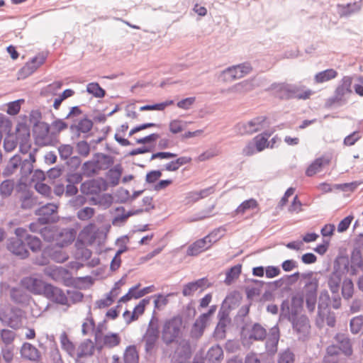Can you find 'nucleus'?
Listing matches in <instances>:
<instances>
[{
  "label": "nucleus",
  "instance_id": "39",
  "mask_svg": "<svg viewBox=\"0 0 363 363\" xmlns=\"http://www.w3.org/2000/svg\"><path fill=\"white\" fill-rule=\"evenodd\" d=\"M60 343L62 350L67 352L70 357L75 355V346L73 342L69 339L66 332H62L60 335Z\"/></svg>",
  "mask_w": 363,
  "mask_h": 363
},
{
  "label": "nucleus",
  "instance_id": "47",
  "mask_svg": "<svg viewBox=\"0 0 363 363\" xmlns=\"http://www.w3.org/2000/svg\"><path fill=\"white\" fill-rule=\"evenodd\" d=\"M98 169L94 158L85 162L82 167V173L83 175L91 177L98 174Z\"/></svg>",
  "mask_w": 363,
  "mask_h": 363
},
{
  "label": "nucleus",
  "instance_id": "24",
  "mask_svg": "<svg viewBox=\"0 0 363 363\" xmlns=\"http://www.w3.org/2000/svg\"><path fill=\"white\" fill-rule=\"evenodd\" d=\"M92 127V121L87 118H84L81 119L77 124H72L69 126V130L71 132L75 133L76 137L78 138L81 133H87L91 130Z\"/></svg>",
  "mask_w": 363,
  "mask_h": 363
},
{
  "label": "nucleus",
  "instance_id": "58",
  "mask_svg": "<svg viewBox=\"0 0 363 363\" xmlns=\"http://www.w3.org/2000/svg\"><path fill=\"white\" fill-rule=\"evenodd\" d=\"M257 201L254 199L244 201L236 208L235 211L238 214L244 213L247 210L255 208L257 206Z\"/></svg>",
  "mask_w": 363,
  "mask_h": 363
},
{
  "label": "nucleus",
  "instance_id": "4",
  "mask_svg": "<svg viewBox=\"0 0 363 363\" xmlns=\"http://www.w3.org/2000/svg\"><path fill=\"white\" fill-rule=\"evenodd\" d=\"M352 79L351 77H343L340 84L335 89L333 96L326 100L325 104V108H329L335 105L340 106L345 104L347 103L345 96L352 93Z\"/></svg>",
  "mask_w": 363,
  "mask_h": 363
},
{
  "label": "nucleus",
  "instance_id": "22",
  "mask_svg": "<svg viewBox=\"0 0 363 363\" xmlns=\"http://www.w3.org/2000/svg\"><path fill=\"white\" fill-rule=\"evenodd\" d=\"M159 333V329L146 330L143 339L145 341V350L147 353H151L155 347Z\"/></svg>",
  "mask_w": 363,
  "mask_h": 363
},
{
  "label": "nucleus",
  "instance_id": "43",
  "mask_svg": "<svg viewBox=\"0 0 363 363\" xmlns=\"http://www.w3.org/2000/svg\"><path fill=\"white\" fill-rule=\"evenodd\" d=\"M46 60V55L39 54L28 61L25 66L28 67L30 73L33 74L40 66L43 65Z\"/></svg>",
  "mask_w": 363,
  "mask_h": 363
},
{
  "label": "nucleus",
  "instance_id": "30",
  "mask_svg": "<svg viewBox=\"0 0 363 363\" xmlns=\"http://www.w3.org/2000/svg\"><path fill=\"white\" fill-rule=\"evenodd\" d=\"M304 301L306 303V298L305 292L302 290L301 294H298L293 296L291 300V306L293 310L294 315H298L301 312L303 306Z\"/></svg>",
  "mask_w": 363,
  "mask_h": 363
},
{
  "label": "nucleus",
  "instance_id": "53",
  "mask_svg": "<svg viewBox=\"0 0 363 363\" xmlns=\"http://www.w3.org/2000/svg\"><path fill=\"white\" fill-rule=\"evenodd\" d=\"M26 241L31 251L36 252L41 250V240L36 236L26 235Z\"/></svg>",
  "mask_w": 363,
  "mask_h": 363
},
{
  "label": "nucleus",
  "instance_id": "25",
  "mask_svg": "<svg viewBox=\"0 0 363 363\" xmlns=\"http://www.w3.org/2000/svg\"><path fill=\"white\" fill-rule=\"evenodd\" d=\"M255 88L253 79H247L237 83L229 89L231 92L239 94H245Z\"/></svg>",
  "mask_w": 363,
  "mask_h": 363
},
{
  "label": "nucleus",
  "instance_id": "9",
  "mask_svg": "<svg viewBox=\"0 0 363 363\" xmlns=\"http://www.w3.org/2000/svg\"><path fill=\"white\" fill-rule=\"evenodd\" d=\"M23 313L16 307L9 310L0 309V320L11 328L18 329L22 325Z\"/></svg>",
  "mask_w": 363,
  "mask_h": 363
},
{
  "label": "nucleus",
  "instance_id": "44",
  "mask_svg": "<svg viewBox=\"0 0 363 363\" xmlns=\"http://www.w3.org/2000/svg\"><path fill=\"white\" fill-rule=\"evenodd\" d=\"M330 301V297L328 291L325 289L321 291L319 295L318 302V310L319 314L324 312L326 309L328 308Z\"/></svg>",
  "mask_w": 363,
  "mask_h": 363
},
{
  "label": "nucleus",
  "instance_id": "41",
  "mask_svg": "<svg viewBox=\"0 0 363 363\" xmlns=\"http://www.w3.org/2000/svg\"><path fill=\"white\" fill-rule=\"evenodd\" d=\"M11 299L16 303H24L28 301V296L24 290L13 287L10 291Z\"/></svg>",
  "mask_w": 363,
  "mask_h": 363
},
{
  "label": "nucleus",
  "instance_id": "45",
  "mask_svg": "<svg viewBox=\"0 0 363 363\" xmlns=\"http://www.w3.org/2000/svg\"><path fill=\"white\" fill-rule=\"evenodd\" d=\"M58 230L54 227H43L40 230V234L46 242L56 241Z\"/></svg>",
  "mask_w": 363,
  "mask_h": 363
},
{
  "label": "nucleus",
  "instance_id": "2",
  "mask_svg": "<svg viewBox=\"0 0 363 363\" xmlns=\"http://www.w3.org/2000/svg\"><path fill=\"white\" fill-rule=\"evenodd\" d=\"M271 89L274 90L277 96L283 100L290 99L306 100L313 94L311 89H305L304 86L287 83H273L271 85Z\"/></svg>",
  "mask_w": 363,
  "mask_h": 363
},
{
  "label": "nucleus",
  "instance_id": "28",
  "mask_svg": "<svg viewBox=\"0 0 363 363\" xmlns=\"http://www.w3.org/2000/svg\"><path fill=\"white\" fill-rule=\"evenodd\" d=\"M93 158L96 164L98 172L102 169H107L113 164L112 157L103 153L95 154Z\"/></svg>",
  "mask_w": 363,
  "mask_h": 363
},
{
  "label": "nucleus",
  "instance_id": "19",
  "mask_svg": "<svg viewBox=\"0 0 363 363\" xmlns=\"http://www.w3.org/2000/svg\"><path fill=\"white\" fill-rule=\"evenodd\" d=\"M211 286L208 279L206 277L199 279L194 281L189 282L183 287L182 294L184 296H193L194 293L198 289L203 290Z\"/></svg>",
  "mask_w": 363,
  "mask_h": 363
},
{
  "label": "nucleus",
  "instance_id": "32",
  "mask_svg": "<svg viewBox=\"0 0 363 363\" xmlns=\"http://www.w3.org/2000/svg\"><path fill=\"white\" fill-rule=\"evenodd\" d=\"M267 335L266 329L259 323H256L252 326L249 338L253 340L262 341L266 339Z\"/></svg>",
  "mask_w": 363,
  "mask_h": 363
},
{
  "label": "nucleus",
  "instance_id": "42",
  "mask_svg": "<svg viewBox=\"0 0 363 363\" xmlns=\"http://www.w3.org/2000/svg\"><path fill=\"white\" fill-rule=\"evenodd\" d=\"M219 77L224 82H231L237 79H240L234 65L222 71Z\"/></svg>",
  "mask_w": 363,
  "mask_h": 363
},
{
  "label": "nucleus",
  "instance_id": "35",
  "mask_svg": "<svg viewBox=\"0 0 363 363\" xmlns=\"http://www.w3.org/2000/svg\"><path fill=\"white\" fill-rule=\"evenodd\" d=\"M337 76V72L336 70L332 68L327 69L318 72L314 77V80L316 83L320 84L335 79Z\"/></svg>",
  "mask_w": 363,
  "mask_h": 363
},
{
  "label": "nucleus",
  "instance_id": "33",
  "mask_svg": "<svg viewBox=\"0 0 363 363\" xmlns=\"http://www.w3.org/2000/svg\"><path fill=\"white\" fill-rule=\"evenodd\" d=\"M116 211H121V214H118L113 220V225H117L118 223H123L126 221V220L134 215L139 214L143 211V209H137L135 211H129L126 213H125V208L123 206L116 208Z\"/></svg>",
  "mask_w": 363,
  "mask_h": 363
},
{
  "label": "nucleus",
  "instance_id": "55",
  "mask_svg": "<svg viewBox=\"0 0 363 363\" xmlns=\"http://www.w3.org/2000/svg\"><path fill=\"white\" fill-rule=\"evenodd\" d=\"M296 315H294L291 306L288 300H284L281 305L280 317L290 321Z\"/></svg>",
  "mask_w": 363,
  "mask_h": 363
},
{
  "label": "nucleus",
  "instance_id": "34",
  "mask_svg": "<svg viewBox=\"0 0 363 363\" xmlns=\"http://www.w3.org/2000/svg\"><path fill=\"white\" fill-rule=\"evenodd\" d=\"M121 342V337L118 333H109L101 337V346L113 348L118 346Z\"/></svg>",
  "mask_w": 363,
  "mask_h": 363
},
{
  "label": "nucleus",
  "instance_id": "15",
  "mask_svg": "<svg viewBox=\"0 0 363 363\" xmlns=\"http://www.w3.org/2000/svg\"><path fill=\"white\" fill-rule=\"evenodd\" d=\"M7 249L21 259H25L29 256L26 245L23 240L18 238H11L8 240Z\"/></svg>",
  "mask_w": 363,
  "mask_h": 363
},
{
  "label": "nucleus",
  "instance_id": "54",
  "mask_svg": "<svg viewBox=\"0 0 363 363\" xmlns=\"http://www.w3.org/2000/svg\"><path fill=\"white\" fill-rule=\"evenodd\" d=\"M116 203H125L130 201V194L128 190L124 188L118 189L114 194Z\"/></svg>",
  "mask_w": 363,
  "mask_h": 363
},
{
  "label": "nucleus",
  "instance_id": "40",
  "mask_svg": "<svg viewBox=\"0 0 363 363\" xmlns=\"http://www.w3.org/2000/svg\"><path fill=\"white\" fill-rule=\"evenodd\" d=\"M21 208L23 210L31 209L37 204V199L33 196V194L27 191L20 197Z\"/></svg>",
  "mask_w": 363,
  "mask_h": 363
},
{
  "label": "nucleus",
  "instance_id": "8",
  "mask_svg": "<svg viewBox=\"0 0 363 363\" xmlns=\"http://www.w3.org/2000/svg\"><path fill=\"white\" fill-rule=\"evenodd\" d=\"M289 322H291L293 332L298 340L306 341L308 339L311 325L309 319L306 315H296Z\"/></svg>",
  "mask_w": 363,
  "mask_h": 363
},
{
  "label": "nucleus",
  "instance_id": "60",
  "mask_svg": "<svg viewBox=\"0 0 363 363\" xmlns=\"http://www.w3.org/2000/svg\"><path fill=\"white\" fill-rule=\"evenodd\" d=\"M361 184L359 182H352L350 183H344L335 184L334 188L344 192H352Z\"/></svg>",
  "mask_w": 363,
  "mask_h": 363
},
{
  "label": "nucleus",
  "instance_id": "20",
  "mask_svg": "<svg viewBox=\"0 0 363 363\" xmlns=\"http://www.w3.org/2000/svg\"><path fill=\"white\" fill-rule=\"evenodd\" d=\"M76 231L73 228H63L58 231L56 243L61 247L71 244L75 239Z\"/></svg>",
  "mask_w": 363,
  "mask_h": 363
},
{
  "label": "nucleus",
  "instance_id": "23",
  "mask_svg": "<svg viewBox=\"0 0 363 363\" xmlns=\"http://www.w3.org/2000/svg\"><path fill=\"white\" fill-rule=\"evenodd\" d=\"M335 339L338 350L347 357L352 355V347L350 339L345 334H337Z\"/></svg>",
  "mask_w": 363,
  "mask_h": 363
},
{
  "label": "nucleus",
  "instance_id": "57",
  "mask_svg": "<svg viewBox=\"0 0 363 363\" xmlns=\"http://www.w3.org/2000/svg\"><path fill=\"white\" fill-rule=\"evenodd\" d=\"M323 164V160L322 158H318L315 160L306 169V174L308 177H312L317 172L320 171V169Z\"/></svg>",
  "mask_w": 363,
  "mask_h": 363
},
{
  "label": "nucleus",
  "instance_id": "56",
  "mask_svg": "<svg viewBox=\"0 0 363 363\" xmlns=\"http://www.w3.org/2000/svg\"><path fill=\"white\" fill-rule=\"evenodd\" d=\"M294 361L295 354L289 348L279 352L278 363H294Z\"/></svg>",
  "mask_w": 363,
  "mask_h": 363
},
{
  "label": "nucleus",
  "instance_id": "52",
  "mask_svg": "<svg viewBox=\"0 0 363 363\" xmlns=\"http://www.w3.org/2000/svg\"><path fill=\"white\" fill-rule=\"evenodd\" d=\"M242 266L241 264L235 265L229 269L226 273V277L224 282L227 285H230L233 280L238 278L241 273Z\"/></svg>",
  "mask_w": 363,
  "mask_h": 363
},
{
  "label": "nucleus",
  "instance_id": "21",
  "mask_svg": "<svg viewBox=\"0 0 363 363\" xmlns=\"http://www.w3.org/2000/svg\"><path fill=\"white\" fill-rule=\"evenodd\" d=\"M208 323H209L208 321L199 315L191 328L189 332L190 337L192 340H199L203 336L205 329L208 326Z\"/></svg>",
  "mask_w": 363,
  "mask_h": 363
},
{
  "label": "nucleus",
  "instance_id": "36",
  "mask_svg": "<svg viewBox=\"0 0 363 363\" xmlns=\"http://www.w3.org/2000/svg\"><path fill=\"white\" fill-rule=\"evenodd\" d=\"M150 298H145L142 299L139 303L135 306L133 311L128 319L126 320V323L130 324L131 322L136 320L138 318L139 315H142L145 311L146 305L149 304Z\"/></svg>",
  "mask_w": 363,
  "mask_h": 363
},
{
  "label": "nucleus",
  "instance_id": "14",
  "mask_svg": "<svg viewBox=\"0 0 363 363\" xmlns=\"http://www.w3.org/2000/svg\"><path fill=\"white\" fill-rule=\"evenodd\" d=\"M21 283L25 289L34 294H44L48 284L41 279L31 277H24Z\"/></svg>",
  "mask_w": 363,
  "mask_h": 363
},
{
  "label": "nucleus",
  "instance_id": "29",
  "mask_svg": "<svg viewBox=\"0 0 363 363\" xmlns=\"http://www.w3.org/2000/svg\"><path fill=\"white\" fill-rule=\"evenodd\" d=\"M22 163V158L19 155H15L9 161L7 165L3 171V174L5 177H9L13 174L16 171L21 167Z\"/></svg>",
  "mask_w": 363,
  "mask_h": 363
},
{
  "label": "nucleus",
  "instance_id": "3",
  "mask_svg": "<svg viewBox=\"0 0 363 363\" xmlns=\"http://www.w3.org/2000/svg\"><path fill=\"white\" fill-rule=\"evenodd\" d=\"M313 273L309 272L301 274L303 279H308L303 288L306 298V308L309 313L314 312L317 303L318 289L319 281L316 277H313Z\"/></svg>",
  "mask_w": 363,
  "mask_h": 363
},
{
  "label": "nucleus",
  "instance_id": "63",
  "mask_svg": "<svg viewBox=\"0 0 363 363\" xmlns=\"http://www.w3.org/2000/svg\"><path fill=\"white\" fill-rule=\"evenodd\" d=\"M169 131L173 134H177L183 131L185 128V124L182 121L173 120L169 124Z\"/></svg>",
  "mask_w": 363,
  "mask_h": 363
},
{
  "label": "nucleus",
  "instance_id": "62",
  "mask_svg": "<svg viewBox=\"0 0 363 363\" xmlns=\"http://www.w3.org/2000/svg\"><path fill=\"white\" fill-rule=\"evenodd\" d=\"M95 211L91 207H84L77 212V218L80 220H88L94 215Z\"/></svg>",
  "mask_w": 363,
  "mask_h": 363
},
{
  "label": "nucleus",
  "instance_id": "26",
  "mask_svg": "<svg viewBox=\"0 0 363 363\" xmlns=\"http://www.w3.org/2000/svg\"><path fill=\"white\" fill-rule=\"evenodd\" d=\"M208 363H220L223 358V351L218 345H213L209 348L206 354Z\"/></svg>",
  "mask_w": 363,
  "mask_h": 363
},
{
  "label": "nucleus",
  "instance_id": "10",
  "mask_svg": "<svg viewBox=\"0 0 363 363\" xmlns=\"http://www.w3.org/2000/svg\"><path fill=\"white\" fill-rule=\"evenodd\" d=\"M219 231L220 228H218L213 230L211 234L201 239L197 240L190 245L186 250V255L188 256H197L201 252L208 250L211 247L212 244L217 240V239L212 240L211 237L214 235L216 236L217 233Z\"/></svg>",
  "mask_w": 363,
  "mask_h": 363
},
{
  "label": "nucleus",
  "instance_id": "61",
  "mask_svg": "<svg viewBox=\"0 0 363 363\" xmlns=\"http://www.w3.org/2000/svg\"><path fill=\"white\" fill-rule=\"evenodd\" d=\"M234 67L236 69V71H238V74L240 78H242L245 75L250 74L252 70V67L251 64L248 62L234 65Z\"/></svg>",
  "mask_w": 363,
  "mask_h": 363
},
{
  "label": "nucleus",
  "instance_id": "48",
  "mask_svg": "<svg viewBox=\"0 0 363 363\" xmlns=\"http://www.w3.org/2000/svg\"><path fill=\"white\" fill-rule=\"evenodd\" d=\"M89 321L94 331L96 347L97 348V350L100 351L101 350V337H103V324H99L97 327L95 328V323L94 319L91 318Z\"/></svg>",
  "mask_w": 363,
  "mask_h": 363
},
{
  "label": "nucleus",
  "instance_id": "18",
  "mask_svg": "<svg viewBox=\"0 0 363 363\" xmlns=\"http://www.w3.org/2000/svg\"><path fill=\"white\" fill-rule=\"evenodd\" d=\"M279 337V328L277 325H274L269 330L266 337L265 348L268 354H274L277 352Z\"/></svg>",
  "mask_w": 363,
  "mask_h": 363
},
{
  "label": "nucleus",
  "instance_id": "6",
  "mask_svg": "<svg viewBox=\"0 0 363 363\" xmlns=\"http://www.w3.org/2000/svg\"><path fill=\"white\" fill-rule=\"evenodd\" d=\"M50 125L48 123L35 125L33 128V134L35 143L40 146L53 145L57 142L54 133H50Z\"/></svg>",
  "mask_w": 363,
  "mask_h": 363
},
{
  "label": "nucleus",
  "instance_id": "11",
  "mask_svg": "<svg viewBox=\"0 0 363 363\" xmlns=\"http://www.w3.org/2000/svg\"><path fill=\"white\" fill-rule=\"evenodd\" d=\"M58 206L54 203H47L35 211V215L38 216V222L41 225L55 223L57 220Z\"/></svg>",
  "mask_w": 363,
  "mask_h": 363
},
{
  "label": "nucleus",
  "instance_id": "38",
  "mask_svg": "<svg viewBox=\"0 0 363 363\" xmlns=\"http://www.w3.org/2000/svg\"><path fill=\"white\" fill-rule=\"evenodd\" d=\"M122 167L121 164H116L110 169L107 172V179L112 186H116L119 183L120 178L122 174Z\"/></svg>",
  "mask_w": 363,
  "mask_h": 363
},
{
  "label": "nucleus",
  "instance_id": "31",
  "mask_svg": "<svg viewBox=\"0 0 363 363\" xmlns=\"http://www.w3.org/2000/svg\"><path fill=\"white\" fill-rule=\"evenodd\" d=\"M21 355L30 360H38L40 355L38 350L30 343L25 342L21 350Z\"/></svg>",
  "mask_w": 363,
  "mask_h": 363
},
{
  "label": "nucleus",
  "instance_id": "49",
  "mask_svg": "<svg viewBox=\"0 0 363 363\" xmlns=\"http://www.w3.org/2000/svg\"><path fill=\"white\" fill-rule=\"evenodd\" d=\"M86 91L96 98H103L106 95V91L99 83L90 82L86 85Z\"/></svg>",
  "mask_w": 363,
  "mask_h": 363
},
{
  "label": "nucleus",
  "instance_id": "46",
  "mask_svg": "<svg viewBox=\"0 0 363 363\" xmlns=\"http://www.w3.org/2000/svg\"><path fill=\"white\" fill-rule=\"evenodd\" d=\"M342 296L345 300L350 299L354 294V284L351 279L346 278L342 281Z\"/></svg>",
  "mask_w": 363,
  "mask_h": 363
},
{
  "label": "nucleus",
  "instance_id": "12",
  "mask_svg": "<svg viewBox=\"0 0 363 363\" xmlns=\"http://www.w3.org/2000/svg\"><path fill=\"white\" fill-rule=\"evenodd\" d=\"M266 120V116H260L252 118L247 123H240L236 127L241 135H251L263 129Z\"/></svg>",
  "mask_w": 363,
  "mask_h": 363
},
{
  "label": "nucleus",
  "instance_id": "7",
  "mask_svg": "<svg viewBox=\"0 0 363 363\" xmlns=\"http://www.w3.org/2000/svg\"><path fill=\"white\" fill-rule=\"evenodd\" d=\"M193 350L189 340L180 341L174 351L170 354V363H189L191 359Z\"/></svg>",
  "mask_w": 363,
  "mask_h": 363
},
{
  "label": "nucleus",
  "instance_id": "59",
  "mask_svg": "<svg viewBox=\"0 0 363 363\" xmlns=\"http://www.w3.org/2000/svg\"><path fill=\"white\" fill-rule=\"evenodd\" d=\"M350 326L353 334L359 333L363 328V315H358L352 318Z\"/></svg>",
  "mask_w": 363,
  "mask_h": 363
},
{
  "label": "nucleus",
  "instance_id": "13",
  "mask_svg": "<svg viewBox=\"0 0 363 363\" xmlns=\"http://www.w3.org/2000/svg\"><path fill=\"white\" fill-rule=\"evenodd\" d=\"M43 295L54 303L60 305H69L68 297L63 290L50 284H47V287Z\"/></svg>",
  "mask_w": 363,
  "mask_h": 363
},
{
  "label": "nucleus",
  "instance_id": "50",
  "mask_svg": "<svg viewBox=\"0 0 363 363\" xmlns=\"http://www.w3.org/2000/svg\"><path fill=\"white\" fill-rule=\"evenodd\" d=\"M272 132H264L255 138L257 152L262 151L267 147L268 138L271 136Z\"/></svg>",
  "mask_w": 363,
  "mask_h": 363
},
{
  "label": "nucleus",
  "instance_id": "16",
  "mask_svg": "<svg viewBox=\"0 0 363 363\" xmlns=\"http://www.w3.org/2000/svg\"><path fill=\"white\" fill-rule=\"evenodd\" d=\"M362 6L363 0L346 4H338L337 5V12L340 18H347L359 13L362 10Z\"/></svg>",
  "mask_w": 363,
  "mask_h": 363
},
{
  "label": "nucleus",
  "instance_id": "51",
  "mask_svg": "<svg viewBox=\"0 0 363 363\" xmlns=\"http://www.w3.org/2000/svg\"><path fill=\"white\" fill-rule=\"evenodd\" d=\"M14 182L11 179H6L0 184V195L3 198L10 196L13 191Z\"/></svg>",
  "mask_w": 363,
  "mask_h": 363
},
{
  "label": "nucleus",
  "instance_id": "64",
  "mask_svg": "<svg viewBox=\"0 0 363 363\" xmlns=\"http://www.w3.org/2000/svg\"><path fill=\"white\" fill-rule=\"evenodd\" d=\"M23 102H24L23 99H18L9 103L7 113L11 116L18 114L21 109V104Z\"/></svg>",
  "mask_w": 363,
  "mask_h": 363
},
{
  "label": "nucleus",
  "instance_id": "1",
  "mask_svg": "<svg viewBox=\"0 0 363 363\" xmlns=\"http://www.w3.org/2000/svg\"><path fill=\"white\" fill-rule=\"evenodd\" d=\"M186 325L184 324L183 318L180 315H174L166 320L161 331L162 342L167 346L177 343L179 339L182 337Z\"/></svg>",
  "mask_w": 363,
  "mask_h": 363
},
{
  "label": "nucleus",
  "instance_id": "37",
  "mask_svg": "<svg viewBox=\"0 0 363 363\" xmlns=\"http://www.w3.org/2000/svg\"><path fill=\"white\" fill-rule=\"evenodd\" d=\"M123 359L124 363H138L139 355L135 345H129L125 348Z\"/></svg>",
  "mask_w": 363,
  "mask_h": 363
},
{
  "label": "nucleus",
  "instance_id": "17",
  "mask_svg": "<svg viewBox=\"0 0 363 363\" xmlns=\"http://www.w3.org/2000/svg\"><path fill=\"white\" fill-rule=\"evenodd\" d=\"M104 185V182L102 179H93L82 183L80 191L85 195H98L102 191V186Z\"/></svg>",
  "mask_w": 363,
  "mask_h": 363
},
{
  "label": "nucleus",
  "instance_id": "5",
  "mask_svg": "<svg viewBox=\"0 0 363 363\" xmlns=\"http://www.w3.org/2000/svg\"><path fill=\"white\" fill-rule=\"evenodd\" d=\"M348 271L349 260L347 258L341 257L335 261L333 271L328 279V286L331 293L339 292L342 275L345 272Z\"/></svg>",
  "mask_w": 363,
  "mask_h": 363
},
{
  "label": "nucleus",
  "instance_id": "27",
  "mask_svg": "<svg viewBox=\"0 0 363 363\" xmlns=\"http://www.w3.org/2000/svg\"><path fill=\"white\" fill-rule=\"evenodd\" d=\"M95 347L96 344L94 345L90 339H86L78 347L76 355H77V357H91Z\"/></svg>",
  "mask_w": 363,
  "mask_h": 363
}]
</instances>
